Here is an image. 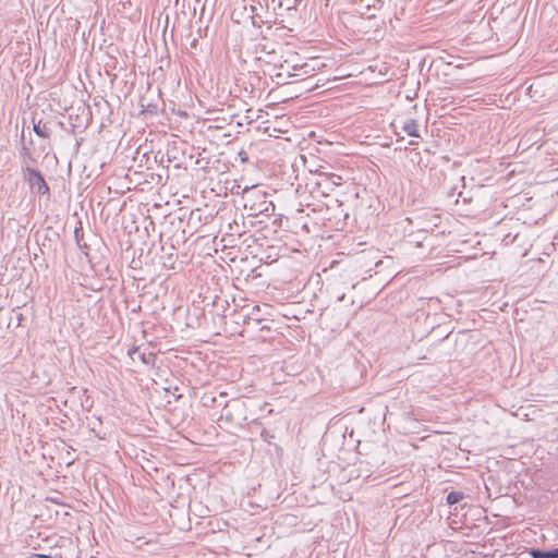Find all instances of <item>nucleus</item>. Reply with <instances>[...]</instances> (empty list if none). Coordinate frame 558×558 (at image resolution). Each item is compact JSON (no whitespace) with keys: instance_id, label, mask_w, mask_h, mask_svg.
<instances>
[{"instance_id":"1","label":"nucleus","mask_w":558,"mask_h":558,"mask_svg":"<svg viewBox=\"0 0 558 558\" xmlns=\"http://www.w3.org/2000/svg\"><path fill=\"white\" fill-rule=\"evenodd\" d=\"M23 177L31 187L35 189L38 194L44 195L49 192V186L37 170L26 167L23 171Z\"/></svg>"},{"instance_id":"2","label":"nucleus","mask_w":558,"mask_h":558,"mask_svg":"<svg viewBox=\"0 0 558 558\" xmlns=\"http://www.w3.org/2000/svg\"><path fill=\"white\" fill-rule=\"evenodd\" d=\"M401 124V129L404 133H407L410 136L420 137L418 133V124L414 119H407L403 121H399Z\"/></svg>"},{"instance_id":"3","label":"nucleus","mask_w":558,"mask_h":558,"mask_svg":"<svg viewBox=\"0 0 558 558\" xmlns=\"http://www.w3.org/2000/svg\"><path fill=\"white\" fill-rule=\"evenodd\" d=\"M34 132L38 136L44 137V138H48L51 135L50 128L46 123H43L41 121H38L37 123L34 124Z\"/></svg>"},{"instance_id":"4","label":"nucleus","mask_w":558,"mask_h":558,"mask_svg":"<svg viewBox=\"0 0 558 558\" xmlns=\"http://www.w3.org/2000/svg\"><path fill=\"white\" fill-rule=\"evenodd\" d=\"M532 555L535 558H558V548L549 551L533 550Z\"/></svg>"},{"instance_id":"5","label":"nucleus","mask_w":558,"mask_h":558,"mask_svg":"<svg viewBox=\"0 0 558 558\" xmlns=\"http://www.w3.org/2000/svg\"><path fill=\"white\" fill-rule=\"evenodd\" d=\"M462 499H463V493H461V492H451L447 496V502L449 505L458 504Z\"/></svg>"},{"instance_id":"6","label":"nucleus","mask_w":558,"mask_h":558,"mask_svg":"<svg viewBox=\"0 0 558 558\" xmlns=\"http://www.w3.org/2000/svg\"><path fill=\"white\" fill-rule=\"evenodd\" d=\"M260 307L258 305L253 306L251 312L248 313V318L255 322H262L264 318L259 316Z\"/></svg>"},{"instance_id":"7","label":"nucleus","mask_w":558,"mask_h":558,"mask_svg":"<svg viewBox=\"0 0 558 558\" xmlns=\"http://www.w3.org/2000/svg\"><path fill=\"white\" fill-rule=\"evenodd\" d=\"M29 558H52V557L48 556V555H43V554H32L29 556Z\"/></svg>"},{"instance_id":"8","label":"nucleus","mask_w":558,"mask_h":558,"mask_svg":"<svg viewBox=\"0 0 558 558\" xmlns=\"http://www.w3.org/2000/svg\"><path fill=\"white\" fill-rule=\"evenodd\" d=\"M240 156L242 158V161H245L246 160V157H244L243 153H240Z\"/></svg>"},{"instance_id":"9","label":"nucleus","mask_w":558,"mask_h":558,"mask_svg":"<svg viewBox=\"0 0 558 558\" xmlns=\"http://www.w3.org/2000/svg\"><path fill=\"white\" fill-rule=\"evenodd\" d=\"M240 156L242 158V161H245L246 160V157H244L243 153H240Z\"/></svg>"},{"instance_id":"10","label":"nucleus","mask_w":558,"mask_h":558,"mask_svg":"<svg viewBox=\"0 0 558 558\" xmlns=\"http://www.w3.org/2000/svg\"><path fill=\"white\" fill-rule=\"evenodd\" d=\"M240 156L242 158V161H245L246 160V157H244L243 153H240Z\"/></svg>"}]
</instances>
